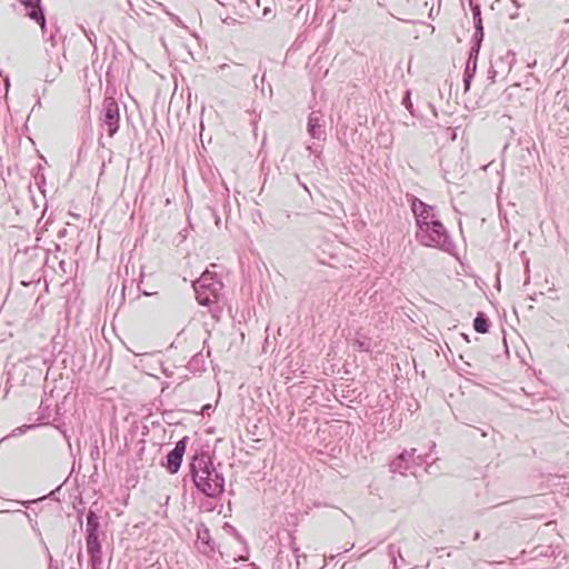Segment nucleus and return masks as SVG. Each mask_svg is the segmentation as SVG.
<instances>
[{"label": "nucleus", "mask_w": 569, "mask_h": 569, "mask_svg": "<svg viewBox=\"0 0 569 569\" xmlns=\"http://www.w3.org/2000/svg\"><path fill=\"white\" fill-rule=\"evenodd\" d=\"M196 487L208 497H214L222 491L223 479L216 472L211 462L204 458L196 459L191 466Z\"/></svg>", "instance_id": "nucleus-1"}, {"label": "nucleus", "mask_w": 569, "mask_h": 569, "mask_svg": "<svg viewBox=\"0 0 569 569\" xmlns=\"http://www.w3.org/2000/svg\"><path fill=\"white\" fill-rule=\"evenodd\" d=\"M197 300L202 306L214 302L222 288L211 271L206 270L193 284Z\"/></svg>", "instance_id": "nucleus-2"}, {"label": "nucleus", "mask_w": 569, "mask_h": 569, "mask_svg": "<svg viewBox=\"0 0 569 569\" xmlns=\"http://www.w3.org/2000/svg\"><path fill=\"white\" fill-rule=\"evenodd\" d=\"M186 448H187V438H182L181 440H179L176 443V447L173 448V450H171L168 453L166 468L171 475L178 472V470L181 466V462H182V457L186 452Z\"/></svg>", "instance_id": "nucleus-3"}, {"label": "nucleus", "mask_w": 569, "mask_h": 569, "mask_svg": "<svg viewBox=\"0 0 569 569\" xmlns=\"http://www.w3.org/2000/svg\"><path fill=\"white\" fill-rule=\"evenodd\" d=\"M20 2L29 9L27 16L34 20L42 30L46 28V18L40 7L41 0H20Z\"/></svg>", "instance_id": "nucleus-4"}, {"label": "nucleus", "mask_w": 569, "mask_h": 569, "mask_svg": "<svg viewBox=\"0 0 569 569\" xmlns=\"http://www.w3.org/2000/svg\"><path fill=\"white\" fill-rule=\"evenodd\" d=\"M420 228H421V230L431 231L433 233L430 241H423V243L427 246L437 244L443 239L445 227L439 221H432L430 223L425 222L423 226H421Z\"/></svg>", "instance_id": "nucleus-5"}, {"label": "nucleus", "mask_w": 569, "mask_h": 569, "mask_svg": "<svg viewBox=\"0 0 569 569\" xmlns=\"http://www.w3.org/2000/svg\"><path fill=\"white\" fill-rule=\"evenodd\" d=\"M118 108L111 103L106 109V124L108 126V134L112 137L118 130Z\"/></svg>", "instance_id": "nucleus-6"}, {"label": "nucleus", "mask_w": 569, "mask_h": 569, "mask_svg": "<svg viewBox=\"0 0 569 569\" xmlns=\"http://www.w3.org/2000/svg\"><path fill=\"white\" fill-rule=\"evenodd\" d=\"M473 328L479 333H487L489 330V321L483 313H478L475 321Z\"/></svg>", "instance_id": "nucleus-7"}, {"label": "nucleus", "mask_w": 569, "mask_h": 569, "mask_svg": "<svg viewBox=\"0 0 569 569\" xmlns=\"http://www.w3.org/2000/svg\"><path fill=\"white\" fill-rule=\"evenodd\" d=\"M88 552L91 555L100 552V545L94 535H90L87 540Z\"/></svg>", "instance_id": "nucleus-8"}, {"label": "nucleus", "mask_w": 569, "mask_h": 569, "mask_svg": "<svg viewBox=\"0 0 569 569\" xmlns=\"http://www.w3.org/2000/svg\"><path fill=\"white\" fill-rule=\"evenodd\" d=\"M308 128H309V132L313 137H318L320 134V126L318 124V117L317 116L312 114L309 118Z\"/></svg>", "instance_id": "nucleus-9"}, {"label": "nucleus", "mask_w": 569, "mask_h": 569, "mask_svg": "<svg viewBox=\"0 0 569 569\" xmlns=\"http://www.w3.org/2000/svg\"><path fill=\"white\" fill-rule=\"evenodd\" d=\"M356 345L358 346V349L361 351H369V345L363 341H356Z\"/></svg>", "instance_id": "nucleus-10"}]
</instances>
